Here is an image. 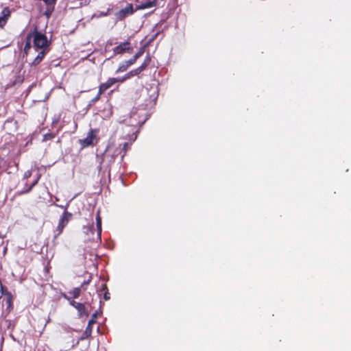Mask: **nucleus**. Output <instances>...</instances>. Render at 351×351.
I'll list each match as a JSON object with an SVG mask.
<instances>
[{
	"label": "nucleus",
	"mask_w": 351,
	"mask_h": 351,
	"mask_svg": "<svg viewBox=\"0 0 351 351\" xmlns=\"http://www.w3.org/2000/svg\"><path fill=\"white\" fill-rule=\"evenodd\" d=\"M96 230L94 228L93 223L84 226L83 227L84 232L87 235L88 239L95 243L101 242V218L99 215V211H97L96 215Z\"/></svg>",
	"instance_id": "1"
},
{
	"label": "nucleus",
	"mask_w": 351,
	"mask_h": 351,
	"mask_svg": "<svg viewBox=\"0 0 351 351\" xmlns=\"http://www.w3.org/2000/svg\"><path fill=\"white\" fill-rule=\"evenodd\" d=\"M121 154L120 147H117L113 143H110L106 147L103 155L102 162L108 167L114 163L116 158Z\"/></svg>",
	"instance_id": "2"
},
{
	"label": "nucleus",
	"mask_w": 351,
	"mask_h": 351,
	"mask_svg": "<svg viewBox=\"0 0 351 351\" xmlns=\"http://www.w3.org/2000/svg\"><path fill=\"white\" fill-rule=\"evenodd\" d=\"M31 34L33 39L34 47L36 50L39 49H48L50 41L47 40V38L45 34L37 32L36 29H35L34 32H32Z\"/></svg>",
	"instance_id": "3"
},
{
	"label": "nucleus",
	"mask_w": 351,
	"mask_h": 351,
	"mask_svg": "<svg viewBox=\"0 0 351 351\" xmlns=\"http://www.w3.org/2000/svg\"><path fill=\"white\" fill-rule=\"evenodd\" d=\"M67 206H59L62 208H64V211L60 217L57 228L56 230L55 238L59 236L63 231L64 228L69 223V221L72 219V214L66 211Z\"/></svg>",
	"instance_id": "4"
},
{
	"label": "nucleus",
	"mask_w": 351,
	"mask_h": 351,
	"mask_svg": "<svg viewBox=\"0 0 351 351\" xmlns=\"http://www.w3.org/2000/svg\"><path fill=\"white\" fill-rule=\"evenodd\" d=\"M97 130H90V131L87 133L86 138L79 140L81 146L84 148L90 145H93L95 144L94 142H97Z\"/></svg>",
	"instance_id": "5"
},
{
	"label": "nucleus",
	"mask_w": 351,
	"mask_h": 351,
	"mask_svg": "<svg viewBox=\"0 0 351 351\" xmlns=\"http://www.w3.org/2000/svg\"><path fill=\"white\" fill-rule=\"evenodd\" d=\"M12 309V304L10 296H6L5 302L0 300V318L6 317Z\"/></svg>",
	"instance_id": "6"
},
{
	"label": "nucleus",
	"mask_w": 351,
	"mask_h": 351,
	"mask_svg": "<svg viewBox=\"0 0 351 351\" xmlns=\"http://www.w3.org/2000/svg\"><path fill=\"white\" fill-rule=\"evenodd\" d=\"M132 49L131 43L127 40L119 43L113 49L114 54H122L125 52L130 51Z\"/></svg>",
	"instance_id": "7"
},
{
	"label": "nucleus",
	"mask_w": 351,
	"mask_h": 351,
	"mask_svg": "<svg viewBox=\"0 0 351 351\" xmlns=\"http://www.w3.org/2000/svg\"><path fill=\"white\" fill-rule=\"evenodd\" d=\"M70 305L76 308L78 311V315L80 317H87L88 315V312L86 310L85 306L82 303L77 302L74 300H71L69 302Z\"/></svg>",
	"instance_id": "8"
},
{
	"label": "nucleus",
	"mask_w": 351,
	"mask_h": 351,
	"mask_svg": "<svg viewBox=\"0 0 351 351\" xmlns=\"http://www.w3.org/2000/svg\"><path fill=\"white\" fill-rule=\"evenodd\" d=\"M10 16V9L8 8H4L0 14V27L5 26Z\"/></svg>",
	"instance_id": "9"
},
{
	"label": "nucleus",
	"mask_w": 351,
	"mask_h": 351,
	"mask_svg": "<svg viewBox=\"0 0 351 351\" xmlns=\"http://www.w3.org/2000/svg\"><path fill=\"white\" fill-rule=\"evenodd\" d=\"M80 293L81 289L80 287H76L69 291L67 294H63V297L70 302L71 298H77L80 296Z\"/></svg>",
	"instance_id": "10"
},
{
	"label": "nucleus",
	"mask_w": 351,
	"mask_h": 351,
	"mask_svg": "<svg viewBox=\"0 0 351 351\" xmlns=\"http://www.w3.org/2000/svg\"><path fill=\"white\" fill-rule=\"evenodd\" d=\"M136 62L132 59H130L128 60H125L123 62H121L118 69L116 71V73H121L123 71H125L129 66L134 64Z\"/></svg>",
	"instance_id": "11"
},
{
	"label": "nucleus",
	"mask_w": 351,
	"mask_h": 351,
	"mask_svg": "<svg viewBox=\"0 0 351 351\" xmlns=\"http://www.w3.org/2000/svg\"><path fill=\"white\" fill-rule=\"evenodd\" d=\"M114 84H115L114 77H110L106 82L102 83L99 85V90L100 93H103L106 90L110 88Z\"/></svg>",
	"instance_id": "12"
},
{
	"label": "nucleus",
	"mask_w": 351,
	"mask_h": 351,
	"mask_svg": "<svg viewBox=\"0 0 351 351\" xmlns=\"http://www.w3.org/2000/svg\"><path fill=\"white\" fill-rule=\"evenodd\" d=\"M48 51V49H43L40 50V51L38 52L36 57L34 59V60L32 62V65L36 66L38 65L43 59L45 55Z\"/></svg>",
	"instance_id": "13"
},
{
	"label": "nucleus",
	"mask_w": 351,
	"mask_h": 351,
	"mask_svg": "<svg viewBox=\"0 0 351 351\" xmlns=\"http://www.w3.org/2000/svg\"><path fill=\"white\" fill-rule=\"evenodd\" d=\"M32 40H33V39H32V37L31 32H29L27 35L26 40H25V47H24V51H25V53H27L28 51L31 49Z\"/></svg>",
	"instance_id": "14"
},
{
	"label": "nucleus",
	"mask_w": 351,
	"mask_h": 351,
	"mask_svg": "<svg viewBox=\"0 0 351 351\" xmlns=\"http://www.w3.org/2000/svg\"><path fill=\"white\" fill-rule=\"evenodd\" d=\"M150 62H151L150 58L149 56H147L145 58L143 64L141 66H139L138 68H136L138 69V72L141 73L142 71H143L147 68V66L149 64Z\"/></svg>",
	"instance_id": "15"
},
{
	"label": "nucleus",
	"mask_w": 351,
	"mask_h": 351,
	"mask_svg": "<svg viewBox=\"0 0 351 351\" xmlns=\"http://www.w3.org/2000/svg\"><path fill=\"white\" fill-rule=\"evenodd\" d=\"M92 330H93L92 326L88 324L84 332H83V334L81 337V339H87L89 337H90L91 334H92Z\"/></svg>",
	"instance_id": "16"
},
{
	"label": "nucleus",
	"mask_w": 351,
	"mask_h": 351,
	"mask_svg": "<svg viewBox=\"0 0 351 351\" xmlns=\"http://www.w3.org/2000/svg\"><path fill=\"white\" fill-rule=\"evenodd\" d=\"M133 12L132 5L126 7L125 9H122L119 11V14L121 17H125L129 13L132 14Z\"/></svg>",
	"instance_id": "17"
},
{
	"label": "nucleus",
	"mask_w": 351,
	"mask_h": 351,
	"mask_svg": "<svg viewBox=\"0 0 351 351\" xmlns=\"http://www.w3.org/2000/svg\"><path fill=\"white\" fill-rule=\"evenodd\" d=\"M39 178H40V177L38 176L37 178L34 181H33L32 182V184L29 186H27V189H25L23 191L19 192V194H23V193H29L32 189V188L37 184Z\"/></svg>",
	"instance_id": "18"
},
{
	"label": "nucleus",
	"mask_w": 351,
	"mask_h": 351,
	"mask_svg": "<svg viewBox=\"0 0 351 351\" xmlns=\"http://www.w3.org/2000/svg\"><path fill=\"white\" fill-rule=\"evenodd\" d=\"M54 138H55V134L53 133L49 132V133L44 134L43 138V141L46 142V141L52 140Z\"/></svg>",
	"instance_id": "19"
},
{
	"label": "nucleus",
	"mask_w": 351,
	"mask_h": 351,
	"mask_svg": "<svg viewBox=\"0 0 351 351\" xmlns=\"http://www.w3.org/2000/svg\"><path fill=\"white\" fill-rule=\"evenodd\" d=\"M101 94L102 93H100L99 90H98L97 95L90 100V103L88 105V108H89L90 106L94 104L97 101H98L100 99Z\"/></svg>",
	"instance_id": "20"
},
{
	"label": "nucleus",
	"mask_w": 351,
	"mask_h": 351,
	"mask_svg": "<svg viewBox=\"0 0 351 351\" xmlns=\"http://www.w3.org/2000/svg\"><path fill=\"white\" fill-rule=\"evenodd\" d=\"M144 53V48L141 47L139 50L135 53V55L132 58L135 62L137 60L138 58H140Z\"/></svg>",
	"instance_id": "21"
},
{
	"label": "nucleus",
	"mask_w": 351,
	"mask_h": 351,
	"mask_svg": "<svg viewBox=\"0 0 351 351\" xmlns=\"http://www.w3.org/2000/svg\"><path fill=\"white\" fill-rule=\"evenodd\" d=\"M139 73H140L138 72V69H135L134 70L130 71L128 73H126L125 75H126V77H128V79H129L130 77H131L132 76L138 75Z\"/></svg>",
	"instance_id": "22"
},
{
	"label": "nucleus",
	"mask_w": 351,
	"mask_h": 351,
	"mask_svg": "<svg viewBox=\"0 0 351 351\" xmlns=\"http://www.w3.org/2000/svg\"><path fill=\"white\" fill-rule=\"evenodd\" d=\"M97 317V312H95L92 315L90 319L88 321V325L92 326L93 324H95L96 322Z\"/></svg>",
	"instance_id": "23"
},
{
	"label": "nucleus",
	"mask_w": 351,
	"mask_h": 351,
	"mask_svg": "<svg viewBox=\"0 0 351 351\" xmlns=\"http://www.w3.org/2000/svg\"><path fill=\"white\" fill-rule=\"evenodd\" d=\"M154 4H155L154 2H152V1L146 2V3L142 4L141 8H150L153 7L154 5Z\"/></svg>",
	"instance_id": "24"
},
{
	"label": "nucleus",
	"mask_w": 351,
	"mask_h": 351,
	"mask_svg": "<svg viewBox=\"0 0 351 351\" xmlns=\"http://www.w3.org/2000/svg\"><path fill=\"white\" fill-rule=\"evenodd\" d=\"M3 287L1 282L0 281V300H4V302H5L6 297L3 298Z\"/></svg>",
	"instance_id": "25"
},
{
	"label": "nucleus",
	"mask_w": 351,
	"mask_h": 351,
	"mask_svg": "<svg viewBox=\"0 0 351 351\" xmlns=\"http://www.w3.org/2000/svg\"><path fill=\"white\" fill-rule=\"evenodd\" d=\"M114 80H115V83H117V82L122 83L124 81H125L126 80H128V77H126V75H125V76H123L122 77H114Z\"/></svg>",
	"instance_id": "26"
},
{
	"label": "nucleus",
	"mask_w": 351,
	"mask_h": 351,
	"mask_svg": "<svg viewBox=\"0 0 351 351\" xmlns=\"http://www.w3.org/2000/svg\"><path fill=\"white\" fill-rule=\"evenodd\" d=\"M31 176H32V171L28 170L25 172V173L23 175V179L24 180L28 179L29 177H31Z\"/></svg>",
	"instance_id": "27"
},
{
	"label": "nucleus",
	"mask_w": 351,
	"mask_h": 351,
	"mask_svg": "<svg viewBox=\"0 0 351 351\" xmlns=\"http://www.w3.org/2000/svg\"><path fill=\"white\" fill-rule=\"evenodd\" d=\"M159 33H160V32H156V33H155V34L152 36V38H149V43H150L153 42V41L156 39V38L157 37V36L159 34Z\"/></svg>",
	"instance_id": "28"
},
{
	"label": "nucleus",
	"mask_w": 351,
	"mask_h": 351,
	"mask_svg": "<svg viewBox=\"0 0 351 351\" xmlns=\"http://www.w3.org/2000/svg\"><path fill=\"white\" fill-rule=\"evenodd\" d=\"M104 298L105 300H108L110 299V293L107 291L104 293Z\"/></svg>",
	"instance_id": "29"
},
{
	"label": "nucleus",
	"mask_w": 351,
	"mask_h": 351,
	"mask_svg": "<svg viewBox=\"0 0 351 351\" xmlns=\"http://www.w3.org/2000/svg\"><path fill=\"white\" fill-rule=\"evenodd\" d=\"M128 146H129V143H125L123 144V149L124 150L125 153L126 152L127 149H128Z\"/></svg>",
	"instance_id": "30"
},
{
	"label": "nucleus",
	"mask_w": 351,
	"mask_h": 351,
	"mask_svg": "<svg viewBox=\"0 0 351 351\" xmlns=\"http://www.w3.org/2000/svg\"><path fill=\"white\" fill-rule=\"evenodd\" d=\"M108 15V12H101L99 15V16H104Z\"/></svg>",
	"instance_id": "31"
},
{
	"label": "nucleus",
	"mask_w": 351,
	"mask_h": 351,
	"mask_svg": "<svg viewBox=\"0 0 351 351\" xmlns=\"http://www.w3.org/2000/svg\"><path fill=\"white\" fill-rule=\"evenodd\" d=\"M101 289H102L103 290H106V289H107L106 285L105 284H102V285H101Z\"/></svg>",
	"instance_id": "32"
},
{
	"label": "nucleus",
	"mask_w": 351,
	"mask_h": 351,
	"mask_svg": "<svg viewBox=\"0 0 351 351\" xmlns=\"http://www.w3.org/2000/svg\"><path fill=\"white\" fill-rule=\"evenodd\" d=\"M89 282H90V280H87V281H85V282L82 284V286H83V285H85V284H86V285L88 284V283H89Z\"/></svg>",
	"instance_id": "33"
},
{
	"label": "nucleus",
	"mask_w": 351,
	"mask_h": 351,
	"mask_svg": "<svg viewBox=\"0 0 351 351\" xmlns=\"http://www.w3.org/2000/svg\"><path fill=\"white\" fill-rule=\"evenodd\" d=\"M124 156H125V153L121 156V161H122V160H123Z\"/></svg>",
	"instance_id": "34"
},
{
	"label": "nucleus",
	"mask_w": 351,
	"mask_h": 351,
	"mask_svg": "<svg viewBox=\"0 0 351 351\" xmlns=\"http://www.w3.org/2000/svg\"><path fill=\"white\" fill-rule=\"evenodd\" d=\"M108 43L110 45H112V43L110 42V41H108Z\"/></svg>",
	"instance_id": "35"
}]
</instances>
